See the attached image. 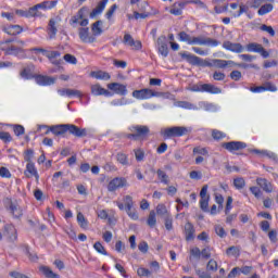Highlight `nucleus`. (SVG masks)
Instances as JSON below:
<instances>
[{"label":"nucleus","instance_id":"f257e3e1","mask_svg":"<svg viewBox=\"0 0 278 278\" xmlns=\"http://www.w3.org/2000/svg\"><path fill=\"white\" fill-rule=\"evenodd\" d=\"M88 8L83 7L70 20V25L72 27H75L77 23H79L80 28H78V36L81 42H85L86 45H92V42H97V37L94 35L90 34V28H88Z\"/></svg>","mask_w":278,"mask_h":278},{"label":"nucleus","instance_id":"f03ea898","mask_svg":"<svg viewBox=\"0 0 278 278\" xmlns=\"http://www.w3.org/2000/svg\"><path fill=\"white\" fill-rule=\"evenodd\" d=\"M38 129H47L46 134L52 131L54 136H64L67 131L71 136H75V138H86V136H88V130H86V128H79L74 124H60L51 126L50 128L47 125H39Z\"/></svg>","mask_w":278,"mask_h":278},{"label":"nucleus","instance_id":"7ed1b4c3","mask_svg":"<svg viewBox=\"0 0 278 278\" xmlns=\"http://www.w3.org/2000/svg\"><path fill=\"white\" fill-rule=\"evenodd\" d=\"M192 131L191 128L186 126H173L162 130L163 138H181V136H187Z\"/></svg>","mask_w":278,"mask_h":278},{"label":"nucleus","instance_id":"20e7f679","mask_svg":"<svg viewBox=\"0 0 278 278\" xmlns=\"http://www.w3.org/2000/svg\"><path fill=\"white\" fill-rule=\"evenodd\" d=\"M205 66H214L215 68H227V66H239L240 68H249V65L244 63H236L233 61H226L220 59H214L211 62H206Z\"/></svg>","mask_w":278,"mask_h":278},{"label":"nucleus","instance_id":"39448f33","mask_svg":"<svg viewBox=\"0 0 278 278\" xmlns=\"http://www.w3.org/2000/svg\"><path fill=\"white\" fill-rule=\"evenodd\" d=\"M162 93L157 91H153V89L150 88H143L140 90L132 91V97L135 99H138L139 101H144L148 99H153V97H161Z\"/></svg>","mask_w":278,"mask_h":278},{"label":"nucleus","instance_id":"423d86ee","mask_svg":"<svg viewBox=\"0 0 278 278\" xmlns=\"http://www.w3.org/2000/svg\"><path fill=\"white\" fill-rule=\"evenodd\" d=\"M129 131L135 134L137 140H144L147 136H149V126L135 125L129 127Z\"/></svg>","mask_w":278,"mask_h":278},{"label":"nucleus","instance_id":"0eeeda50","mask_svg":"<svg viewBox=\"0 0 278 278\" xmlns=\"http://www.w3.org/2000/svg\"><path fill=\"white\" fill-rule=\"evenodd\" d=\"M60 25V17H52L50 18L47 33L49 40H54L55 36H58V26Z\"/></svg>","mask_w":278,"mask_h":278},{"label":"nucleus","instance_id":"6e6552de","mask_svg":"<svg viewBox=\"0 0 278 278\" xmlns=\"http://www.w3.org/2000/svg\"><path fill=\"white\" fill-rule=\"evenodd\" d=\"M126 186H127L126 178L115 177L109 182L108 190H109V192H116V190H118V188H126Z\"/></svg>","mask_w":278,"mask_h":278},{"label":"nucleus","instance_id":"1a4fd4ad","mask_svg":"<svg viewBox=\"0 0 278 278\" xmlns=\"http://www.w3.org/2000/svg\"><path fill=\"white\" fill-rule=\"evenodd\" d=\"M223 149L233 153V151H242V149H247V143L242 141H229L222 143Z\"/></svg>","mask_w":278,"mask_h":278},{"label":"nucleus","instance_id":"9d476101","mask_svg":"<svg viewBox=\"0 0 278 278\" xmlns=\"http://www.w3.org/2000/svg\"><path fill=\"white\" fill-rule=\"evenodd\" d=\"M124 45L130 47L134 51H140L142 49V42L140 40H135L130 34L124 35Z\"/></svg>","mask_w":278,"mask_h":278},{"label":"nucleus","instance_id":"9b49d317","mask_svg":"<svg viewBox=\"0 0 278 278\" xmlns=\"http://www.w3.org/2000/svg\"><path fill=\"white\" fill-rule=\"evenodd\" d=\"M55 5H58V1H46L34 5L30 8V11L33 12L34 16H38V10H52V8H55Z\"/></svg>","mask_w":278,"mask_h":278},{"label":"nucleus","instance_id":"f8f14e48","mask_svg":"<svg viewBox=\"0 0 278 278\" xmlns=\"http://www.w3.org/2000/svg\"><path fill=\"white\" fill-rule=\"evenodd\" d=\"M223 49H226V51H231L232 53H242L244 52V46L241 43H235L229 40H225L223 42Z\"/></svg>","mask_w":278,"mask_h":278},{"label":"nucleus","instance_id":"ddd939ff","mask_svg":"<svg viewBox=\"0 0 278 278\" xmlns=\"http://www.w3.org/2000/svg\"><path fill=\"white\" fill-rule=\"evenodd\" d=\"M159 53L163 58H168V43L166 42V36L162 35L156 40Z\"/></svg>","mask_w":278,"mask_h":278},{"label":"nucleus","instance_id":"4468645a","mask_svg":"<svg viewBox=\"0 0 278 278\" xmlns=\"http://www.w3.org/2000/svg\"><path fill=\"white\" fill-rule=\"evenodd\" d=\"M109 90H113L115 94H121L125 97L127 94V86L118 83H111L108 85Z\"/></svg>","mask_w":278,"mask_h":278},{"label":"nucleus","instance_id":"2eb2a0df","mask_svg":"<svg viewBox=\"0 0 278 278\" xmlns=\"http://www.w3.org/2000/svg\"><path fill=\"white\" fill-rule=\"evenodd\" d=\"M181 58H184V60H187V62L189 64H192L193 66H201V64H203V59L188 52H182Z\"/></svg>","mask_w":278,"mask_h":278},{"label":"nucleus","instance_id":"dca6fc26","mask_svg":"<svg viewBox=\"0 0 278 278\" xmlns=\"http://www.w3.org/2000/svg\"><path fill=\"white\" fill-rule=\"evenodd\" d=\"M91 93L94 94V97H112V92H110L108 89L101 87V85H92L91 86Z\"/></svg>","mask_w":278,"mask_h":278},{"label":"nucleus","instance_id":"f3484780","mask_svg":"<svg viewBox=\"0 0 278 278\" xmlns=\"http://www.w3.org/2000/svg\"><path fill=\"white\" fill-rule=\"evenodd\" d=\"M23 47H25V41L17 40L16 45H11V47H9L7 55H18V53H23Z\"/></svg>","mask_w":278,"mask_h":278},{"label":"nucleus","instance_id":"a211bd4d","mask_svg":"<svg viewBox=\"0 0 278 278\" xmlns=\"http://www.w3.org/2000/svg\"><path fill=\"white\" fill-rule=\"evenodd\" d=\"M34 79L38 86H51L55 84V79L49 76L37 75L34 77Z\"/></svg>","mask_w":278,"mask_h":278},{"label":"nucleus","instance_id":"6ab92c4d","mask_svg":"<svg viewBox=\"0 0 278 278\" xmlns=\"http://www.w3.org/2000/svg\"><path fill=\"white\" fill-rule=\"evenodd\" d=\"M62 53L60 51H48L46 52V58L51 62V64H54V66H60L62 64V60H58Z\"/></svg>","mask_w":278,"mask_h":278},{"label":"nucleus","instance_id":"aec40b11","mask_svg":"<svg viewBox=\"0 0 278 278\" xmlns=\"http://www.w3.org/2000/svg\"><path fill=\"white\" fill-rule=\"evenodd\" d=\"M186 8V2H176L169 9V14L174 16H181L184 14V9Z\"/></svg>","mask_w":278,"mask_h":278},{"label":"nucleus","instance_id":"412c9836","mask_svg":"<svg viewBox=\"0 0 278 278\" xmlns=\"http://www.w3.org/2000/svg\"><path fill=\"white\" fill-rule=\"evenodd\" d=\"M253 153L257 155H262V157H268V160H273V162H278V156L275 152H270L268 150H253Z\"/></svg>","mask_w":278,"mask_h":278},{"label":"nucleus","instance_id":"4be33fe9","mask_svg":"<svg viewBox=\"0 0 278 278\" xmlns=\"http://www.w3.org/2000/svg\"><path fill=\"white\" fill-rule=\"evenodd\" d=\"M2 31H4V34H8L9 36H18V34L23 31V27H21L20 25H11L8 27H3Z\"/></svg>","mask_w":278,"mask_h":278},{"label":"nucleus","instance_id":"5701e85b","mask_svg":"<svg viewBox=\"0 0 278 278\" xmlns=\"http://www.w3.org/2000/svg\"><path fill=\"white\" fill-rule=\"evenodd\" d=\"M20 76L22 77V79H34V77H36V75H34V65H28L24 67L20 72Z\"/></svg>","mask_w":278,"mask_h":278},{"label":"nucleus","instance_id":"b1692460","mask_svg":"<svg viewBox=\"0 0 278 278\" xmlns=\"http://www.w3.org/2000/svg\"><path fill=\"white\" fill-rule=\"evenodd\" d=\"M256 184L264 190V192H273V184H270L266 178H256Z\"/></svg>","mask_w":278,"mask_h":278},{"label":"nucleus","instance_id":"393cba45","mask_svg":"<svg viewBox=\"0 0 278 278\" xmlns=\"http://www.w3.org/2000/svg\"><path fill=\"white\" fill-rule=\"evenodd\" d=\"M105 5H108V0H101L90 13V18L99 16V14H101L105 10Z\"/></svg>","mask_w":278,"mask_h":278},{"label":"nucleus","instance_id":"a878e982","mask_svg":"<svg viewBox=\"0 0 278 278\" xmlns=\"http://www.w3.org/2000/svg\"><path fill=\"white\" fill-rule=\"evenodd\" d=\"M26 177H35L38 181L40 179V176L38 175V170L36 169V165L34 163L29 162L26 165Z\"/></svg>","mask_w":278,"mask_h":278},{"label":"nucleus","instance_id":"bb28decb","mask_svg":"<svg viewBox=\"0 0 278 278\" xmlns=\"http://www.w3.org/2000/svg\"><path fill=\"white\" fill-rule=\"evenodd\" d=\"M185 238L188 242L194 240V226L191 223L185 225Z\"/></svg>","mask_w":278,"mask_h":278},{"label":"nucleus","instance_id":"cd10ccee","mask_svg":"<svg viewBox=\"0 0 278 278\" xmlns=\"http://www.w3.org/2000/svg\"><path fill=\"white\" fill-rule=\"evenodd\" d=\"M203 92H208L210 94H220L223 90L212 84H203L202 87Z\"/></svg>","mask_w":278,"mask_h":278},{"label":"nucleus","instance_id":"c85d7f7f","mask_svg":"<svg viewBox=\"0 0 278 278\" xmlns=\"http://www.w3.org/2000/svg\"><path fill=\"white\" fill-rule=\"evenodd\" d=\"M103 21H97L96 23H93L91 25V31L94 38H97V36H101V34H103Z\"/></svg>","mask_w":278,"mask_h":278},{"label":"nucleus","instance_id":"c756f323","mask_svg":"<svg viewBox=\"0 0 278 278\" xmlns=\"http://www.w3.org/2000/svg\"><path fill=\"white\" fill-rule=\"evenodd\" d=\"M156 214L157 216H160L161 218H166L168 216H170V211H168V208L164 205V204H157L156 205Z\"/></svg>","mask_w":278,"mask_h":278},{"label":"nucleus","instance_id":"7c9ffc66","mask_svg":"<svg viewBox=\"0 0 278 278\" xmlns=\"http://www.w3.org/2000/svg\"><path fill=\"white\" fill-rule=\"evenodd\" d=\"M4 231L8 232V236L11 242H14V240H16L17 236H16V228L14 227V225H10V224L5 225Z\"/></svg>","mask_w":278,"mask_h":278},{"label":"nucleus","instance_id":"2f4dec72","mask_svg":"<svg viewBox=\"0 0 278 278\" xmlns=\"http://www.w3.org/2000/svg\"><path fill=\"white\" fill-rule=\"evenodd\" d=\"M94 79H102L104 81L110 80V73L103 72V71H98V72H91L90 74Z\"/></svg>","mask_w":278,"mask_h":278},{"label":"nucleus","instance_id":"473e14b6","mask_svg":"<svg viewBox=\"0 0 278 278\" xmlns=\"http://www.w3.org/2000/svg\"><path fill=\"white\" fill-rule=\"evenodd\" d=\"M271 10H274L273 4L266 2L258 9L257 14L258 16H265V14H269Z\"/></svg>","mask_w":278,"mask_h":278},{"label":"nucleus","instance_id":"72a5a7b5","mask_svg":"<svg viewBox=\"0 0 278 278\" xmlns=\"http://www.w3.org/2000/svg\"><path fill=\"white\" fill-rule=\"evenodd\" d=\"M40 273H42L45 275V277L47 278H60V276H58L55 273H53V270H51V268L47 267V266H41L39 267Z\"/></svg>","mask_w":278,"mask_h":278},{"label":"nucleus","instance_id":"f704fd0d","mask_svg":"<svg viewBox=\"0 0 278 278\" xmlns=\"http://www.w3.org/2000/svg\"><path fill=\"white\" fill-rule=\"evenodd\" d=\"M10 211L11 214H13L14 218H21V216H23V210L14 203L10 204Z\"/></svg>","mask_w":278,"mask_h":278},{"label":"nucleus","instance_id":"c9c22d12","mask_svg":"<svg viewBox=\"0 0 278 278\" xmlns=\"http://www.w3.org/2000/svg\"><path fill=\"white\" fill-rule=\"evenodd\" d=\"M226 255H228V257H239L240 255V248L238 247H230L226 250Z\"/></svg>","mask_w":278,"mask_h":278},{"label":"nucleus","instance_id":"e433bc0d","mask_svg":"<svg viewBox=\"0 0 278 278\" xmlns=\"http://www.w3.org/2000/svg\"><path fill=\"white\" fill-rule=\"evenodd\" d=\"M178 38L181 42H187V45H192V36H190L189 34H187L186 31H180L178 34Z\"/></svg>","mask_w":278,"mask_h":278},{"label":"nucleus","instance_id":"4c0bfd02","mask_svg":"<svg viewBox=\"0 0 278 278\" xmlns=\"http://www.w3.org/2000/svg\"><path fill=\"white\" fill-rule=\"evenodd\" d=\"M262 45L255 42H251L247 46V51H249V53H260Z\"/></svg>","mask_w":278,"mask_h":278},{"label":"nucleus","instance_id":"58836bf2","mask_svg":"<svg viewBox=\"0 0 278 278\" xmlns=\"http://www.w3.org/2000/svg\"><path fill=\"white\" fill-rule=\"evenodd\" d=\"M268 1L270 0H251L250 8H252L253 10H260V8L265 3H268Z\"/></svg>","mask_w":278,"mask_h":278},{"label":"nucleus","instance_id":"ea45409f","mask_svg":"<svg viewBox=\"0 0 278 278\" xmlns=\"http://www.w3.org/2000/svg\"><path fill=\"white\" fill-rule=\"evenodd\" d=\"M220 45V41L214 38L204 37V46L203 47H218Z\"/></svg>","mask_w":278,"mask_h":278},{"label":"nucleus","instance_id":"a19ab883","mask_svg":"<svg viewBox=\"0 0 278 278\" xmlns=\"http://www.w3.org/2000/svg\"><path fill=\"white\" fill-rule=\"evenodd\" d=\"M147 224L153 228L155 227V225H157V218L155 217V211H151L149 216H148V220Z\"/></svg>","mask_w":278,"mask_h":278},{"label":"nucleus","instance_id":"79ce46f5","mask_svg":"<svg viewBox=\"0 0 278 278\" xmlns=\"http://www.w3.org/2000/svg\"><path fill=\"white\" fill-rule=\"evenodd\" d=\"M233 186L237 190H242L247 186V181H244V178L238 177L233 179Z\"/></svg>","mask_w":278,"mask_h":278},{"label":"nucleus","instance_id":"37998d69","mask_svg":"<svg viewBox=\"0 0 278 278\" xmlns=\"http://www.w3.org/2000/svg\"><path fill=\"white\" fill-rule=\"evenodd\" d=\"M15 14H17V16H24L25 18H30L34 15V11H31V8L28 9V11L25 10H16Z\"/></svg>","mask_w":278,"mask_h":278},{"label":"nucleus","instance_id":"c03bdc74","mask_svg":"<svg viewBox=\"0 0 278 278\" xmlns=\"http://www.w3.org/2000/svg\"><path fill=\"white\" fill-rule=\"evenodd\" d=\"M212 138L214 140H223V138H227V134L218 130V129H213L212 130Z\"/></svg>","mask_w":278,"mask_h":278},{"label":"nucleus","instance_id":"a18cd8bd","mask_svg":"<svg viewBox=\"0 0 278 278\" xmlns=\"http://www.w3.org/2000/svg\"><path fill=\"white\" fill-rule=\"evenodd\" d=\"M206 269L216 273L218 270V263L214 258H211L206 264Z\"/></svg>","mask_w":278,"mask_h":278},{"label":"nucleus","instance_id":"49530a36","mask_svg":"<svg viewBox=\"0 0 278 278\" xmlns=\"http://www.w3.org/2000/svg\"><path fill=\"white\" fill-rule=\"evenodd\" d=\"M156 175L162 184L168 185V175L162 169H157Z\"/></svg>","mask_w":278,"mask_h":278},{"label":"nucleus","instance_id":"de8ad7c7","mask_svg":"<svg viewBox=\"0 0 278 278\" xmlns=\"http://www.w3.org/2000/svg\"><path fill=\"white\" fill-rule=\"evenodd\" d=\"M77 223L80 225L81 229H86L88 227V220L81 213L77 214Z\"/></svg>","mask_w":278,"mask_h":278},{"label":"nucleus","instance_id":"09e8293b","mask_svg":"<svg viewBox=\"0 0 278 278\" xmlns=\"http://www.w3.org/2000/svg\"><path fill=\"white\" fill-rule=\"evenodd\" d=\"M10 42H14V40L9 39V40H4V41H0V49L1 51L5 52V55H8V52L10 51Z\"/></svg>","mask_w":278,"mask_h":278},{"label":"nucleus","instance_id":"8fccbe9b","mask_svg":"<svg viewBox=\"0 0 278 278\" xmlns=\"http://www.w3.org/2000/svg\"><path fill=\"white\" fill-rule=\"evenodd\" d=\"M163 220H164L165 229L167 231H173V215H168L167 217H164Z\"/></svg>","mask_w":278,"mask_h":278},{"label":"nucleus","instance_id":"3c124183","mask_svg":"<svg viewBox=\"0 0 278 278\" xmlns=\"http://www.w3.org/2000/svg\"><path fill=\"white\" fill-rule=\"evenodd\" d=\"M210 198H204L200 200V207L202 212H210Z\"/></svg>","mask_w":278,"mask_h":278},{"label":"nucleus","instance_id":"603ef678","mask_svg":"<svg viewBox=\"0 0 278 278\" xmlns=\"http://www.w3.org/2000/svg\"><path fill=\"white\" fill-rule=\"evenodd\" d=\"M264 87V91H268V92H277V86H275V84L267 81L263 85Z\"/></svg>","mask_w":278,"mask_h":278},{"label":"nucleus","instance_id":"864d4df0","mask_svg":"<svg viewBox=\"0 0 278 278\" xmlns=\"http://www.w3.org/2000/svg\"><path fill=\"white\" fill-rule=\"evenodd\" d=\"M117 162L122 164L123 166H129V161L127 160V155L124 153L117 154Z\"/></svg>","mask_w":278,"mask_h":278},{"label":"nucleus","instance_id":"5fc2aeb1","mask_svg":"<svg viewBox=\"0 0 278 278\" xmlns=\"http://www.w3.org/2000/svg\"><path fill=\"white\" fill-rule=\"evenodd\" d=\"M205 42V36H198L192 37L191 45H199L200 47H203Z\"/></svg>","mask_w":278,"mask_h":278},{"label":"nucleus","instance_id":"6e6d98bb","mask_svg":"<svg viewBox=\"0 0 278 278\" xmlns=\"http://www.w3.org/2000/svg\"><path fill=\"white\" fill-rule=\"evenodd\" d=\"M93 249H96L98 253H101V255H108V251H105V248L99 241L93 244Z\"/></svg>","mask_w":278,"mask_h":278},{"label":"nucleus","instance_id":"4d7b16f0","mask_svg":"<svg viewBox=\"0 0 278 278\" xmlns=\"http://www.w3.org/2000/svg\"><path fill=\"white\" fill-rule=\"evenodd\" d=\"M123 201L126 205V210H131V207H134V198H131V195H125Z\"/></svg>","mask_w":278,"mask_h":278},{"label":"nucleus","instance_id":"13d9d810","mask_svg":"<svg viewBox=\"0 0 278 278\" xmlns=\"http://www.w3.org/2000/svg\"><path fill=\"white\" fill-rule=\"evenodd\" d=\"M215 233L219 238H226L227 237V232L225 231V228H223V226H220V225L215 226Z\"/></svg>","mask_w":278,"mask_h":278},{"label":"nucleus","instance_id":"bf43d9fd","mask_svg":"<svg viewBox=\"0 0 278 278\" xmlns=\"http://www.w3.org/2000/svg\"><path fill=\"white\" fill-rule=\"evenodd\" d=\"M261 31H266L267 34H269V36H271V38L275 37V29L273 28V26L263 24L261 26Z\"/></svg>","mask_w":278,"mask_h":278},{"label":"nucleus","instance_id":"052dcab7","mask_svg":"<svg viewBox=\"0 0 278 278\" xmlns=\"http://www.w3.org/2000/svg\"><path fill=\"white\" fill-rule=\"evenodd\" d=\"M0 140L3 142H12V135H10V132L0 131Z\"/></svg>","mask_w":278,"mask_h":278},{"label":"nucleus","instance_id":"680f3d73","mask_svg":"<svg viewBox=\"0 0 278 278\" xmlns=\"http://www.w3.org/2000/svg\"><path fill=\"white\" fill-rule=\"evenodd\" d=\"M137 274L139 275V277H151V270L144 267L138 268Z\"/></svg>","mask_w":278,"mask_h":278},{"label":"nucleus","instance_id":"e2e57ef3","mask_svg":"<svg viewBox=\"0 0 278 278\" xmlns=\"http://www.w3.org/2000/svg\"><path fill=\"white\" fill-rule=\"evenodd\" d=\"M134 151H135V157L137 162H142V160H144V151L142 149H137Z\"/></svg>","mask_w":278,"mask_h":278},{"label":"nucleus","instance_id":"0e129e2a","mask_svg":"<svg viewBox=\"0 0 278 278\" xmlns=\"http://www.w3.org/2000/svg\"><path fill=\"white\" fill-rule=\"evenodd\" d=\"M63 60H65V62H67V64H77V58H75V55H73V54H65L63 56Z\"/></svg>","mask_w":278,"mask_h":278},{"label":"nucleus","instance_id":"69168bd1","mask_svg":"<svg viewBox=\"0 0 278 278\" xmlns=\"http://www.w3.org/2000/svg\"><path fill=\"white\" fill-rule=\"evenodd\" d=\"M13 131H14L15 136H23V134H25V127H23L21 125H14Z\"/></svg>","mask_w":278,"mask_h":278},{"label":"nucleus","instance_id":"338daca9","mask_svg":"<svg viewBox=\"0 0 278 278\" xmlns=\"http://www.w3.org/2000/svg\"><path fill=\"white\" fill-rule=\"evenodd\" d=\"M250 192H252L255 199H260L262 197V189H260V187H250Z\"/></svg>","mask_w":278,"mask_h":278},{"label":"nucleus","instance_id":"774afa93","mask_svg":"<svg viewBox=\"0 0 278 278\" xmlns=\"http://www.w3.org/2000/svg\"><path fill=\"white\" fill-rule=\"evenodd\" d=\"M195 275L200 278H212V275L210 273L202 270V269H195Z\"/></svg>","mask_w":278,"mask_h":278}]
</instances>
